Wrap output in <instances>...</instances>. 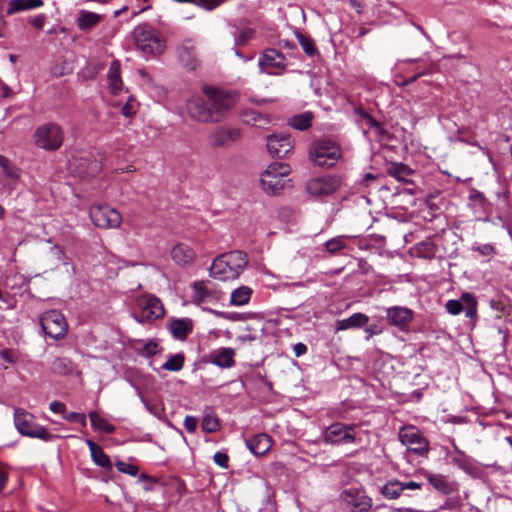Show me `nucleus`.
Listing matches in <instances>:
<instances>
[{
	"instance_id": "64",
	"label": "nucleus",
	"mask_w": 512,
	"mask_h": 512,
	"mask_svg": "<svg viewBox=\"0 0 512 512\" xmlns=\"http://www.w3.org/2000/svg\"><path fill=\"white\" fill-rule=\"evenodd\" d=\"M373 129L375 130V134L378 138L383 139L388 135L387 130L381 123H378L377 126H375Z\"/></svg>"
},
{
	"instance_id": "25",
	"label": "nucleus",
	"mask_w": 512,
	"mask_h": 512,
	"mask_svg": "<svg viewBox=\"0 0 512 512\" xmlns=\"http://www.w3.org/2000/svg\"><path fill=\"white\" fill-rule=\"evenodd\" d=\"M247 448L256 456L266 454L272 447L271 438L265 434L260 433L245 441Z\"/></svg>"
},
{
	"instance_id": "35",
	"label": "nucleus",
	"mask_w": 512,
	"mask_h": 512,
	"mask_svg": "<svg viewBox=\"0 0 512 512\" xmlns=\"http://www.w3.org/2000/svg\"><path fill=\"white\" fill-rule=\"evenodd\" d=\"M252 289L248 286H240L231 293L230 303L233 306L246 305L251 298Z\"/></svg>"
},
{
	"instance_id": "46",
	"label": "nucleus",
	"mask_w": 512,
	"mask_h": 512,
	"mask_svg": "<svg viewBox=\"0 0 512 512\" xmlns=\"http://www.w3.org/2000/svg\"><path fill=\"white\" fill-rule=\"evenodd\" d=\"M344 236H338L335 238H332L325 243V247L327 251L331 254H336L338 251L345 248V242H344Z\"/></svg>"
},
{
	"instance_id": "21",
	"label": "nucleus",
	"mask_w": 512,
	"mask_h": 512,
	"mask_svg": "<svg viewBox=\"0 0 512 512\" xmlns=\"http://www.w3.org/2000/svg\"><path fill=\"white\" fill-rule=\"evenodd\" d=\"M177 56L181 65L188 70H195L199 65L196 46L191 39L184 40L177 47Z\"/></svg>"
},
{
	"instance_id": "12",
	"label": "nucleus",
	"mask_w": 512,
	"mask_h": 512,
	"mask_svg": "<svg viewBox=\"0 0 512 512\" xmlns=\"http://www.w3.org/2000/svg\"><path fill=\"white\" fill-rule=\"evenodd\" d=\"M258 66L263 73L279 75L286 69V57L276 49H266L259 57Z\"/></svg>"
},
{
	"instance_id": "63",
	"label": "nucleus",
	"mask_w": 512,
	"mask_h": 512,
	"mask_svg": "<svg viewBox=\"0 0 512 512\" xmlns=\"http://www.w3.org/2000/svg\"><path fill=\"white\" fill-rule=\"evenodd\" d=\"M293 350H294L295 356L300 357L307 352V346L304 343L299 342L294 345Z\"/></svg>"
},
{
	"instance_id": "43",
	"label": "nucleus",
	"mask_w": 512,
	"mask_h": 512,
	"mask_svg": "<svg viewBox=\"0 0 512 512\" xmlns=\"http://www.w3.org/2000/svg\"><path fill=\"white\" fill-rule=\"evenodd\" d=\"M297 39L301 48L308 56L312 57L318 53L315 42L311 37L298 33Z\"/></svg>"
},
{
	"instance_id": "8",
	"label": "nucleus",
	"mask_w": 512,
	"mask_h": 512,
	"mask_svg": "<svg viewBox=\"0 0 512 512\" xmlns=\"http://www.w3.org/2000/svg\"><path fill=\"white\" fill-rule=\"evenodd\" d=\"M399 441L407 447V450L421 457H427L430 444L420 430L412 425L404 426L398 434Z\"/></svg>"
},
{
	"instance_id": "48",
	"label": "nucleus",
	"mask_w": 512,
	"mask_h": 512,
	"mask_svg": "<svg viewBox=\"0 0 512 512\" xmlns=\"http://www.w3.org/2000/svg\"><path fill=\"white\" fill-rule=\"evenodd\" d=\"M63 418L69 422H78L81 424L82 427H86V425H87L86 416L83 413L70 412V413L64 414Z\"/></svg>"
},
{
	"instance_id": "57",
	"label": "nucleus",
	"mask_w": 512,
	"mask_h": 512,
	"mask_svg": "<svg viewBox=\"0 0 512 512\" xmlns=\"http://www.w3.org/2000/svg\"><path fill=\"white\" fill-rule=\"evenodd\" d=\"M100 169V164L99 162H97L96 160L92 161L89 163L88 166L82 168V173L86 174V175H94L95 173H97Z\"/></svg>"
},
{
	"instance_id": "53",
	"label": "nucleus",
	"mask_w": 512,
	"mask_h": 512,
	"mask_svg": "<svg viewBox=\"0 0 512 512\" xmlns=\"http://www.w3.org/2000/svg\"><path fill=\"white\" fill-rule=\"evenodd\" d=\"M473 250L483 256H492L495 254V248L491 244L473 246Z\"/></svg>"
},
{
	"instance_id": "14",
	"label": "nucleus",
	"mask_w": 512,
	"mask_h": 512,
	"mask_svg": "<svg viewBox=\"0 0 512 512\" xmlns=\"http://www.w3.org/2000/svg\"><path fill=\"white\" fill-rule=\"evenodd\" d=\"M323 440L327 444L340 445L355 441L354 428L342 423H334L323 432Z\"/></svg>"
},
{
	"instance_id": "62",
	"label": "nucleus",
	"mask_w": 512,
	"mask_h": 512,
	"mask_svg": "<svg viewBox=\"0 0 512 512\" xmlns=\"http://www.w3.org/2000/svg\"><path fill=\"white\" fill-rule=\"evenodd\" d=\"M465 315L468 318H475L477 315V306L476 301H472V303L465 309Z\"/></svg>"
},
{
	"instance_id": "18",
	"label": "nucleus",
	"mask_w": 512,
	"mask_h": 512,
	"mask_svg": "<svg viewBox=\"0 0 512 512\" xmlns=\"http://www.w3.org/2000/svg\"><path fill=\"white\" fill-rule=\"evenodd\" d=\"M266 146L271 156L283 158L292 151L294 147V141L288 134H272L267 137Z\"/></svg>"
},
{
	"instance_id": "33",
	"label": "nucleus",
	"mask_w": 512,
	"mask_h": 512,
	"mask_svg": "<svg viewBox=\"0 0 512 512\" xmlns=\"http://www.w3.org/2000/svg\"><path fill=\"white\" fill-rule=\"evenodd\" d=\"M86 444L89 447L92 460L95 462V464L103 468L111 467V461L109 457L104 453L101 446L94 443L91 439H87Z\"/></svg>"
},
{
	"instance_id": "49",
	"label": "nucleus",
	"mask_w": 512,
	"mask_h": 512,
	"mask_svg": "<svg viewBox=\"0 0 512 512\" xmlns=\"http://www.w3.org/2000/svg\"><path fill=\"white\" fill-rule=\"evenodd\" d=\"M447 312L451 315H458L463 310V305L459 300H448L445 304Z\"/></svg>"
},
{
	"instance_id": "40",
	"label": "nucleus",
	"mask_w": 512,
	"mask_h": 512,
	"mask_svg": "<svg viewBox=\"0 0 512 512\" xmlns=\"http://www.w3.org/2000/svg\"><path fill=\"white\" fill-rule=\"evenodd\" d=\"M104 66L98 61H89L81 69L80 75L85 80H93L103 70Z\"/></svg>"
},
{
	"instance_id": "34",
	"label": "nucleus",
	"mask_w": 512,
	"mask_h": 512,
	"mask_svg": "<svg viewBox=\"0 0 512 512\" xmlns=\"http://www.w3.org/2000/svg\"><path fill=\"white\" fill-rule=\"evenodd\" d=\"M314 114L310 111H305L303 113L293 115L288 123L289 125L299 131L307 130L313 122Z\"/></svg>"
},
{
	"instance_id": "11",
	"label": "nucleus",
	"mask_w": 512,
	"mask_h": 512,
	"mask_svg": "<svg viewBox=\"0 0 512 512\" xmlns=\"http://www.w3.org/2000/svg\"><path fill=\"white\" fill-rule=\"evenodd\" d=\"M204 94L208 97L212 115L216 117L215 122H219L224 114L232 107L233 98L213 87H203Z\"/></svg>"
},
{
	"instance_id": "51",
	"label": "nucleus",
	"mask_w": 512,
	"mask_h": 512,
	"mask_svg": "<svg viewBox=\"0 0 512 512\" xmlns=\"http://www.w3.org/2000/svg\"><path fill=\"white\" fill-rule=\"evenodd\" d=\"M254 31L250 28L243 29L235 38L237 45H243L253 38Z\"/></svg>"
},
{
	"instance_id": "50",
	"label": "nucleus",
	"mask_w": 512,
	"mask_h": 512,
	"mask_svg": "<svg viewBox=\"0 0 512 512\" xmlns=\"http://www.w3.org/2000/svg\"><path fill=\"white\" fill-rule=\"evenodd\" d=\"M141 400L142 402L144 403L146 409L154 416L160 418L164 409L163 407L158 404V403H151L149 401H147L146 399H144L143 397H141Z\"/></svg>"
},
{
	"instance_id": "41",
	"label": "nucleus",
	"mask_w": 512,
	"mask_h": 512,
	"mask_svg": "<svg viewBox=\"0 0 512 512\" xmlns=\"http://www.w3.org/2000/svg\"><path fill=\"white\" fill-rule=\"evenodd\" d=\"M89 418L92 427L95 430L112 433L114 431V426L108 423L103 417H101L97 412L92 411L89 413Z\"/></svg>"
},
{
	"instance_id": "4",
	"label": "nucleus",
	"mask_w": 512,
	"mask_h": 512,
	"mask_svg": "<svg viewBox=\"0 0 512 512\" xmlns=\"http://www.w3.org/2000/svg\"><path fill=\"white\" fill-rule=\"evenodd\" d=\"M14 425L22 436L52 441L56 436L51 434L44 426L35 422L34 416L22 408L14 410Z\"/></svg>"
},
{
	"instance_id": "13",
	"label": "nucleus",
	"mask_w": 512,
	"mask_h": 512,
	"mask_svg": "<svg viewBox=\"0 0 512 512\" xmlns=\"http://www.w3.org/2000/svg\"><path fill=\"white\" fill-rule=\"evenodd\" d=\"M341 500L351 512H367L372 507V499L362 489L348 488L342 491Z\"/></svg>"
},
{
	"instance_id": "9",
	"label": "nucleus",
	"mask_w": 512,
	"mask_h": 512,
	"mask_svg": "<svg viewBox=\"0 0 512 512\" xmlns=\"http://www.w3.org/2000/svg\"><path fill=\"white\" fill-rule=\"evenodd\" d=\"M40 325L45 335L55 340L64 338L68 329L64 315L58 310L44 312L40 317Z\"/></svg>"
},
{
	"instance_id": "7",
	"label": "nucleus",
	"mask_w": 512,
	"mask_h": 512,
	"mask_svg": "<svg viewBox=\"0 0 512 512\" xmlns=\"http://www.w3.org/2000/svg\"><path fill=\"white\" fill-rule=\"evenodd\" d=\"M165 310L161 300L153 295H142L136 300L133 313L137 322H152L164 316Z\"/></svg>"
},
{
	"instance_id": "29",
	"label": "nucleus",
	"mask_w": 512,
	"mask_h": 512,
	"mask_svg": "<svg viewBox=\"0 0 512 512\" xmlns=\"http://www.w3.org/2000/svg\"><path fill=\"white\" fill-rule=\"evenodd\" d=\"M386 172L399 182L410 183L408 177L414 173V170L404 163L393 162L387 167Z\"/></svg>"
},
{
	"instance_id": "31",
	"label": "nucleus",
	"mask_w": 512,
	"mask_h": 512,
	"mask_svg": "<svg viewBox=\"0 0 512 512\" xmlns=\"http://www.w3.org/2000/svg\"><path fill=\"white\" fill-rule=\"evenodd\" d=\"M43 4V0H10L7 14L13 15L21 11L36 9L43 6Z\"/></svg>"
},
{
	"instance_id": "10",
	"label": "nucleus",
	"mask_w": 512,
	"mask_h": 512,
	"mask_svg": "<svg viewBox=\"0 0 512 512\" xmlns=\"http://www.w3.org/2000/svg\"><path fill=\"white\" fill-rule=\"evenodd\" d=\"M89 216L99 228H117L121 223L120 213L109 205H92Z\"/></svg>"
},
{
	"instance_id": "36",
	"label": "nucleus",
	"mask_w": 512,
	"mask_h": 512,
	"mask_svg": "<svg viewBox=\"0 0 512 512\" xmlns=\"http://www.w3.org/2000/svg\"><path fill=\"white\" fill-rule=\"evenodd\" d=\"M51 370L58 375H69L74 370V365L68 357H57L51 364Z\"/></svg>"
},
{
	"instance_id": "5",
	"label": "nucleus",
	"mask_w": 512,
	"mask_h": 512,
	"mask_svg": "<svg viewBox=\"0 0 512 512\" xmlns=\"http://www.w3.org/2000/svg\"><path fill=\"white\" fill-rule=\"evenodd\" d=\"M340 146L332 140L322 139L314 142L309 149L310 159L318 166L332 167L341 157Z\"/></svg>"
},
{
	"instance_id": "42",
	"label": "nucleus",
	"mask_w": 512,
	"mask_h": 512,
	"mask_svg": "<svg viewBox=\"0 0 512 512\" xmlns=\"http://www.w3.org/2000/svg\"><path fill=\"white\" fill-rule=\"evenodd\" d=\"M184 366V355L177 353L171 357L162 365V369L172 372L180 371Z\"/></svg>"
},
{
	"instance_id": "58",
	"label": "nucleus",
	"mask_w": 512,
	"mask_h": 512,
	"mask_svg": "<svg viewBox=\"0 0 512 512\" xmlns=\"http://www.w3.org/2000/svg\"><path fill=\"white\" fill-rule=\"evenodd\" d=\"M382 328L378 325L372 324L365 328L366 340H369L374 335H379L382 333Z\"/></svg>"
},
{
	"instance_id": "47",
	"label": "nucleus",
	"mask_w": 512,
	"mask_h": 512,
	"mask_svg": "<svg viewBox=\"0 0 512 512\" xmlns=\"http://www.w3.org/2000/svg\"><path fill=\"white\" fill-rule=\"evenodd\" d=\"M0 167L3 169L6 177L11 179H18L20 177L19 169L8 159L5 162L0 163Z\"/></svg>"
},
{
	"instance_id": "59",
	"label": "nucleus",
	"mask_w": 512,
	"mask_h": 512,
	"mask_svg": "<svg viewBox=\"0 0 512 512\" xmlns=\"http://www.w3.org/2000/svg\"><path fill=\"white\" fill-rule=\"evenodd\" d=\"M29 23L36 29H43L44 23H45V16L44 15H37L32 18H30Z\"/></svg>"
},
{
	"instance_id": "6",
	"label": "nucleus",
	"mask_w": 512,
	"mask_h": 512,
	"mask_svg": "<svg viewBox=\"0 0 512 512\" xmlns=\"http://www.w3.org/2000/svg\"><path fill=\"white\" fill-rule=\"evenodd\" d=\"M63 140V129L56 123L42 124L34 132L35 145L46 151L58 150L62 146Z\"/></svg>"
},
{
	"instance_id": "38",
	"label": "nucleus",
	"mask_w": 512,
	"mask_h": 512,
	"mask_svg": "<svg viewBox=\"0 0 512 512\" xmlns=\"http://www.w3.org/2000/svg\"><path fill=\"white\" fill-rule=\"evenodd\" d=\"M100 21V16L96 13L82 10L80 11L77 25L79 29L85 30L92 28Z\"/></svg>"
},
{
	"instance_id": "22",
	"label": "nucleus",
	"mask_w": 512,
	"mask_h": 512,
	"mask_svg": "<svg viewBox=\"0 0 512 512\" xmlns=\"http://www.w3.org/2000/svg\"><path fill=\"white\" fill-rule=\"evenodd\" d=\"M235 350L231 347H221L211 351L208 355V362L221 368L228 369L234 366Z\"/></svg>"
},
{
	"instance_id": "19",
	"label": "nucleus",
	"mask_w": 512,
	"mask_h": 512,
	"mask_svg": "<svg viewBox=\"0 0 512 512\" xmlns=\"http://www.w3.org/2000/svg\"><path fill=\"white\" fill-rule=\"evenodd\" d=\"M188 115L199 122H215L216 117L212 115L209 101L201 97H192L187 102Z\"/></svg>"
},
{
	"instance_id": "45",
	"label": "nucleus",
	"mask_w": 512,
	"mask_h": 512,
	"mask_svg": "<svg viewBox=\"0 0 512 512\" xmlns=\"http://www.w3.org/2000/svg\"><path fill=\"white\" fill-rule=\"evenodd\" d=\"M201 426L205 432L212 433L216 432L220 428V423L216 416L212 414H205L202 419Z\"/></svg>"
},
{
	"instance_id": "30",
	"label": "nucleus",
	"mask_w": 512,
	"mask_h": 512,
	"mask_svg": "<svg viewBox=\"0 0 512 512\" xmlns=\"http://www.w3.org/2000/svg\"><path fill=\"white\" fill-rule=\"evenodd\" d=\"M369 317L363 313H354L350 317L339 320L336 322V330H347L350 328H360L366 325Z\"/></svg>"
},
{
	"instance_id": "39",
	"label": "nucleus",
	"mask_w": 512,
	"mask_h": 512,
	"mask_svg": "<svg viewBox=\"0 0 512 512\" xmlns=\"http://www.w3.org/2000/svg\"><path fill=\"white\" fill-rule=\"evenodd\" d=\"M429 483L439 492L448 494L451 491L450 484L446 481L445 477L441 474L425 473Z\"/></svg>"
},
{
	"instance_id": "2",
	"label": "nucleus",
	"mask_w": 512,
	"mask_h": 512,
	"mask_svg": "<svg viewBox=\"0 0 512 512\" xmlns=\"http://www.w3.org/2000/svg\"><path fill=\"white\" fill-rule=\"evenodd\" d=\"M134 43L143 56H158L166 50L165 39L151 26L142 24L133 30Z\"/></svg>"
},
{
	"instance_id": "23",
	"label": "nucleus",
	"mask_w": 512,
	"mask_h": 512,
	"mask_svg": "<svg viewBox=\"0 0 512 512\" xmlns=\"http://www.w3.org/2000/svg\"><path fill=\"white\" fill-rule=\"evenodd\" d=\"M171 258L178 266L188 267L194 263L196 253L189 245L178 243L171 250Z\"/></svg>"
},
{
	"instance_id": "3",
	"label": "nucleus",
	"mask_w": 512,
	"mask_h": 512,
	"mask_svg": "<svg viewBox=\"0 0 512 512\" xmlns=\"http://www.w3.org/2000/svg\"><path fill=\"white\" fill-rule=\"evenodd\" d=\"M290 166L285 163H271L267 169L261 174L262 189L269 195H277L288 185L291 180L288 178L290 174Z\"/></svg>"
},
{
	"instance_id": "28",
	"label": "nucleus",
	"mask_w": 512,
	"mask_h": 512,
	"mask_svg": "<svg viewBox=\"0 0 512 512\" xmlns=\"http://www.w3.org/2000/svg\"><path fill=\"white\" fill-rule=\"evenodd\" d=\"M130 350L139 356L150 359L158 352V344L153 341L143 342L142 340L130 339Z\"/></svg>"
},
{
	"instance_id": "61",
	"label": "nucleus",
	"mask_w": 512,
	"mask_h": 512,
	"mask_svg": "<svg viewBox=\"0 0 512 512\" xmlns=\"http://www.w3.org/2000/svg\"><path fill=\"white\" fill-rule=\"evenodd\" d=\"M49 409L53 412V413H64L65 412V405L62 403V402H59V401H53L50 403L49 405Z\"/></svg>"
},
{
	"instance_id": "44",
	"label": "nucleus",
	"mask_w": 512,
	"mask_h": 512,
	"mask_svg": "<svg viewBox=\"0 0 512 512\" xmlns=\"http://www.w3.org/2000/svg\"><path fill=\"white\" fill-rule=\"evenodd\" d=\"M157 483L156 478L147 475L146 473H141L137 480L135 481L134 485L143 491H151L154 489L155 485Z\"/></svg>"
},
{
	"instance_id": "17",
	"label": "nucleus",
	"mask_w": 512,
	"mask_h": 512,
	"mask_svg": "<svg viewBox=\"0 0 512 512\" xmlns=\"http://www.w3.org/2000/svg\"><path fill=\"white\" fill-rule=\"evenodd\" d=\"M340 186V180L337 176L316 177L306 183V190L313 196H327L335 192Z\"/></svg>"
},
{
	"instance_id": "27",
	"label": "nucleus",
	"mask_w": 512,
	"mask_h": 512,
	"mask_svg": "<svg viewBox=\"0 0 512 512\" xmlns=\"http://www.w3.org/2000/svg\"><path fill=\"white\" fill-rule=\"evenodd\" d=\"M107 81L110 92L117 95L123 86V82L120 75V63L117 60L111 62L108 73Z\"/></svg>"
},
{
	"instance_id": "15",
	"label": "nucleus",
	"mask_w": 512,
	"mask_h": 512,
	"mask_svg": "<svg viewBox=\"0 0 512 512\" xmlns=\"http://www.w3.org/2000/svg\"><path fill=\"white\" fill-rule=\"evenodd\" d=\"M242 137L240 128L233 126H220L214 129L208 136L209 145L213 148L227 147Z\"/></svg>"
},
{
	"instance_id": "60",
	"label": "nucleus",
	"mask_w": 512,
	"mask_h": 512,
	"mask_svg": "<svg viewBox=\"0 0 512 512\" xmlns=\"http://www.w3.org/2000/svg\"><path fill=\"white\" fill-rule=\"evenodd\" d=\"M471 201H473L476 205H479L480 207H484V204L486 202V199L484 195L480 192H474L470 196Z\"/></svg>"
},
{
	"instance_id": "16",
	"label": "nucleus",
	"mask_w": 512,
	"mask_h": 512,
	"mask_svg": "<svg viewBox=\"0 0 512 512\" xmlns=\"http://www.w3.org/2000/svg\"><path fill=\"white\" fill-rule=\"evenodd\" d=\"M422 483L417 481H400L398 479H390L380 487L381 495L388 500L398 499L406 491L421 490Z\"/></svg>"
},
{
	"instance_id": "32",
	"label": "nucleus",
	"mask_w": 512,
	"mask_h": 512,
	"mask_svg": "<svg viewBox=\"0 0 512 512\" xmlns=\"http://www.w3.org/2000/svg\"><path fill=\"white\" fill-rule=\"evenodd\" d=\"M242 121L251 126L264 128L270 124V119L267 115L261 114L253 109H246L242 113Z\"/></svg>"
},
{
	"instance_id": "1",
	"label": "nucleus",
	"mask_w": 512,
	"mask_h": 512,
	"mask_svg": "<svg viewBox=\"0 0 512 512\" xmlns=\"http://www.w3.org/2000/svg\"><path fill=\"white\" fill-rule=\"evenodd\" d=\"M247 255L241 251H230L215 258L209 268L214 279L229 281L237 279L247 266Z\"/></svg>"
},
{
	"instance_id": "56",
	"label": "nucleus",
	"mask_w": 512,
	"mask_h": 512,
	"mask_svg": "<svg viewBox=\"0 0 512 512\" xmlns=\"http://www.w3.org/2000/svg\"><path fill=\"white\" fill-rule=\"evenodd\" d=\"M197 424H198V420L194 416L187 415L184 419V427L190 433L195 432V430L197 428Z\"/></svg>"
},
{
	"instance_id": "20",
	"label": "nucleus",
	"mask_w": 512,
	"mask_h": 512,
	"mask_svg": "<svg viewBox=\"0 0 512 512\" xmlns=\"http://www.w3.org/2000/svg\"><path fill=\"white\" fill-rule=\"evenodd\" d=\"M386 318L390 325L397 327L400 331H406L413 321V310L403 306H393L386 310Z\"/></svg>"
},
{
	"instance_id": "37",
	"label": "nucleus",
	"mask_w": 512,
	"mask_h": 512,
	"mask_svg": "<svg viewBox=\"0 0 512 512\" xmlns=\"http://www.w3.org/2000/svg\"><path fill=\"white\" fill-rule=\"evenodd\" d=\"M451 462L466 472L471 471L474 467L472 458L457 448L451 455Z\"/></svg>"
},
{
	"instance_id": "26",
	"label": "nucleus",
	"mask_w": 512,
	"mask_h": 512,
	"mask_svg": "<svg viewBox=\"0 0 512 512\" xmlns=\"http://www.w3.org/2000/svg\"><path fill=\"white\" fill-rule=\"evenodd\" d=\"M191 289V299L194 304L199 305L216 298L215 291L210 289L204 281L193 282Z\"/></svg>"
},
{
	"instance_id": "54",
	"label": "nucleus",
	"mask_w": 512,
	"mask_h": 512,
	"mask_svg": "<svg viewBox=\"0 0 512 512\" xmlns=\"http://www.w3.org/2000/svg\"><path fill=\"white\" fill-rule=\"evenodd\" d=\"M9 477L8 466L0 462V492L5 488Z\"/></svg>"
},
{
	"instance_id": "24",
	"label": "nucleus",
	"mask_w": 512,
	"mask_h": 512,
	"mask_svg": "<svg viewBox=\"0 0 512 512\" xmlns=\"http://www.w3.org/2000/svg\"><path fill=\"white\" fill-rule=\"evenodd\" d=\"M168 329L173 338L183 341L192 332L193 321L190 318L171 319Z\"/></svg>"
},
{
	"instance_id": "52",
	"label": "nucleus",
	"mask_w": 512,
	"mask_h": 512,
	"mask_svg": "<svg viewBox=\"0 0 512 512\" xmlns=\"http://www.w3.org/2000/svg\"><path fill=\"white\" fill-rule=\"evenodd\" d=\"M355 112L360 116L362 117L366 124L370 127V128H374L375 126H377V124L379 123L378 121H376L369 113H367L366 111H364L362 108H357L355 109Z\"/></svg>"
},
{
	"instance_id": "55",
	"label": "nucleus",
	"mask_w": 512,
	"mask_h": 512,
	"mask_svg": "<svg viewBox=\"0 0 512 512\" xmlns=\"http://www.w3.org/2000/svg\"><path fill=\"white\" fill-rule=\"evenodd\" d=\"M213 460L221 468H227L228 467L229 457H228V455L226 453L216 452L214 454V456H213Z\"/></svg>"
}]
</instances>
